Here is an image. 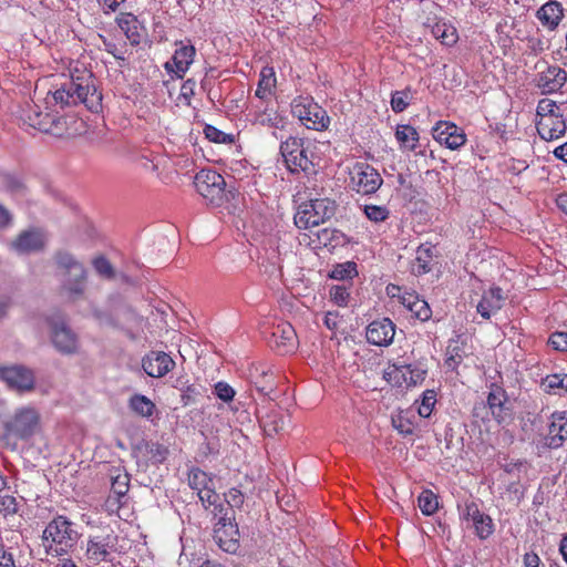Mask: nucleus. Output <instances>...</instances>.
Segmentation results:
<instances>
[{
    "label": "nucleus",
    "instance_id": "f257e3e1",
    "mask_svg": "<svg viewBox=\"0 0 567 567\" xmlns=\"http://www.w3.org/2000/svg\"><path fill=\"white\" fill-rule=\"evenodd\" d=\"M47 105L60 110L84 104L91 112H99L102 107V94L94 84L93 74L83 71L76 75L71 74L61 83H56L45 97Z\"/></svg>",
    "mask_w": 567,
    "mask_h": 567
},
{
    "label": "nucleus",
    "instance_id": "f03ea898",
    "mask_svg": "<svg viewBox=\"0 0 567 567\" xmlns=\"http://www.w3.org/2000/svg\"><path fill=\"white\" fill-rule=\"evenodd\" d=\"M45 551L49 556H66L80 539L74 523L64 515L55 516L44 528L42 535Z\"/></svg>",
    "mask_w": 567,
    "mask_h": 567
},
{
    "label": "nucleus",
    "instance_id": "7ed1b4c3",
    "mask_svg": "<svg viewBox=\"0 0 567 567\" xmlns=\"http://www.w3.org/2000/svg\"><path fill=\"white\" fill-rule=\"evenodd\" d=\"M337 203L330 198L310 199L299 205L293 221L299 229L318 227L337 213Z\"/></svg>",
    "mask_w": 567,
    "mask_h": 567
},
{
    "label": "nucleus",
    "instance_id": "20e7f679",
    "mask_svg": "<svg viewBox=\"0 0 567 567\" xmlns=\"http://www.w3.org/2000/svg\"><path fill=\"white\" fill-rule=\"evenodd\" d=\"M41 426L40 412L33 406H22L4 422L7 437L27 441L31 439Z\"/></svg>",
    "mask_w": 567,
    "mask_h": 567
},
{
    "label": "nucleus",
    "instance_id": "39448f33",
    "mask_svg": "<svg viewBox=\"0 0 567 567\" xmlns=\"http://www.w3.org/2000/svg\"><path fill=\"white\" fill-rule=\"evenodd\" d=\"M291 113L309 130L323 131L330 124L327 111L311 96H297L291 102Z\"/></svg>",
    "mask_w": 567,
    "mask_h": 567
},
{
    "label": "nucleus",
    "instance_id": "423d86ee",
    "mask_svg": "<svg viewBox=\"0 0 567 567\" xmlns=\"http://www.w3.org/2000/svg\"><path fill=\"white\" fill-rule=\"evenodd\" d=\"M118 536L113 530H102L90 535L86 542L85 558L93 565L113 560L117 553Z\"/></svg>",
    "mask_w": 567,
    "mask_h": 567
},
{
    "label": "nucleus",
    "instance_id": "0eeeda50",
    "mask_svg": "<svg viewBox=\"0 0 567 567\" xmlns=\"http://www.w3.org/2000/svg\"><path fill=\"white\" fill-rule=\"evenodd\" d=\"M58 266L64 270L65 279L63 289L70 298H78L85 289V269L81 262L68 252H58L55 255Z\"/></svg>",
    "mask_w": 567,
    "mask_h": 567
},
{
    "label": "nucleus",
    "instance_id": "6e6552de",
    "mask_svg": "<svg viewBox=\"0 0 567 567\" xmlns=\"http://www.w3.org/2000/svg\"><path fill=\"white\" fill-rule=\"evenodd\" d=\"M194 184L198 194L207 199L209 204L220 206L224 203L226 198V182L225 178L216 171H199L195 176Z\"/></svg>",
    "mask_w": 567,
    "mask_h": 567
},
{
    "label": "nucleus",
    "instance_id": "1a4fd4ad",
    "mask_svg": "<svg viewBox=\"0 0 567 567\" xmlns=\"http://www.w3.org/2000/svg\"><path fill=\"white\" fill-rule=\"evenodd\" d=\"M427 374V370L417 364H390L383 372L384 380L392 386L411 388L421 384Z\"/></svg>",
    "mask_w": 567,
    "mask_h": 567
},
{
    "label": "nucleus",
    "instance_id": "9d476101",
    "mask_svg": "<svg viewBox=\"0 0 567 567\" xmlns=\"http://www.w3.org/2000/svg\"><path fill=\"white\" fill-rule=\"evenodd\" d=\"M567 440V412H554L550 416L548 433L536 442V453L542 456L548 450L563 446Z\"/></svg>",
    "mask_w": 567,
    "mask_h": 567
},
{
    "label": "nucleus",
    "instance_id": "9b49d317",
    "mask_svg": "<svg viewBox=\"0 0 567 567\" xmlns=\"http://www.w3.org/2000/svg\"><path fill=\"white\" fill-rule=\"evenodd\" d=\"M280 153L291 173L307 172L312 165L302 138L289 137L281 143Z\"/></svg>",
    "mask_w": 567,
    "mask_h": 567
},
{
    "label": "nucleus",
    "instance_id": "f8f14e48",
    "mask_svg": "<svg viewBox=\"0 0 567 567\" xmlns=\"http://www.w3.org/2000/svg\"><path fill=\"white\" fill-rule=\"evenodd\" d=\"M233 513V509H230ZM234 515H229L226 511L223 515L218 516V522L214 529V539L218 546L227 553H236L239 548V530L234 524Z\"/></svg>",
    "mask_w": 567,
    "mask_h": 567
},
{
    "label": "nucleus",
    "instance_id": "ddd939ff",
    "mask_svg": "<svg viewBox=\"0 0 567 567\" xmlns=\"http://www.w3.org/2000/svg\"><path fill=\"white\" fill-rule=\"evenodd\" d=\"M0 379L3 380L9 388L19 392L33 390L35 383L33 371L20 364L1 367Z\"/></svg>",
    "mask_w": 567,
    "mask_h": 567
},
{
    "label": "nucleus",
    "instance_id": "4468645a",
    "mask_svg": "<svg viewBox=\"0 0 567 567\" xmlns=\"http://www.w3.org/2000/svg\"><path fill=\"white\" fill-rule=\"evenodd\" d=\"M461 517L464 520L472 523V526L475 528V534L481 539H486L494 530L492 518L482 513L478 505L473 501L464 503Z\"/></svg>",
    "mask_w": 567,
    "mask_h": 567
},
{
    "label": "nucleus",
    "instance_id": "2eb2a0df",
    "mask_svg": "<svg viewBox=\"0 0 567 567\" xmlns=\"http://www.w3.org/2000/svg\"><path fill=\"white\" fill-rule=\"evenodd\" d=\"M24 121L33 128L41 132L59 134V125L62 117H58L51 113L42 112L39 105L29 106L24 112Z\"/></svg>",
    "mask_w": 567,
    "mask_h": 567
},
{
    "label": "nucleus",
    "instance_id": "dca6fc26",
    "mask_svg": "<svg viewBox=\"0 0 567 567\" xmlns=\"http://www.w3.org/2000/svg\"><path fill=\"white\" fill-rule=\"evenodd\" d=\"M352 182L358 193L369 195L375 193L383 183L379 172L369 164H361L357 167Z\"/></svg>",
    "mask_w": 567,
    "mask_h": 567
},
{
    "label": "nucleus",
    "instance_id": "f3484780",
    "mask_svg": "<svg viewBox=\"0 0 567 567\" xmlns=\"http://www.w3.org/2000/svg\"><path fill=\"white\" fill-rule=\"evenodd\" d=\"M567 81V72L557 66L549 65L545 70L538 72L536 78V86L543 94H551L558 92Z\"/></svg>",
    "mask_w": 567,
    "mask_h": 567
},
{
    "label": "nucleus",
    "instance_id": "a211bd4d",
    "mask_svg": "<svg viewBox=\"0 0 567 567\" xmlns=\"http://www.w3.org/2000/svg\"><path fill=\"white\" fill-rule=\"evenodd\" d=\"M433 136L440 143L450 150H457L466 142L464 131L450 122H439L433 128Z\"/></svg>",
    "mask_w": 567,
    "mask_h": 567
},
{
    "label": "nucleus",
    "instance_id": "6ab92c4d",
    "mask_svg": "<svg viewBox=\"0 0 567 567\" xmlns=\"http://www.w3.org/2000/svg\"><path fill=\"white\" fill-rule=\"evenodd\" d=\"M175 361L163 351H151L142 359V368L152 378H162L172 371Z\"/></svg>",
    "mask_w": 567,
    "mask_h": 567
},
{
    "label": "nucleus",
    "instance_id": "aec40b11",
    "mask_svg": "<svg viewBox=\"0 0 567 567\" xmlns=\"http://www.w3.org/2000/svg\"><path fill=\"white\" fill-rule=\"evenodd\" d=\"M395 326L389 318L372 321L367 328V340L375 346H389L394 338Z\"/></svg>",
    "mask_w": 567,
    "mask_h": 567
},
{
    "label": "nucleus",
    "instance_id": "412c9836",
    "mask_svg": "<svg viewBox=\"0 0 567 567\" xmlns=\"http://www.w3.org/2000/svg\"><path fill=\"white\" fill-rule=\"evenodd\" d=\"M52 342L62 353H73L78 348V338L63 320L52 322Z\"/></svg>",
    "mask_w": 567,
    "mask_h": 567
},
{
    "label": "nucleus",
    "instance_id": "4be33fe9",
    "mask_svg": "<svg viewBox=\"0 0 567 567\" xmlns=\"http://www.w3.org/2000/svg\"><path fill=\"white\" fill-rule=\"evenodd\" d=\"M45 241L47 239L42 231L25 230L10 244V247L18 254H31L42 250L45 246Z\"/></svg>",
    "mask_w": 567,
    "mask_h": 567
},
{
    "label": "nucleus",
    "instance_id": "5701e85b",
    "mask_svg": "<svg viewBox=\"0 0 567 567\" xmlns=\"http://www.w3.org/2000/svg\"><path fill=\"white\" fill-rule=\"evenodd\" d=\"M437 254L435 246L431 244H422L415 251V258L411 265V271L415 276H422L430 272L437 262Z\"/></svg>",
    "mask_w": 567,
    "mask_h": 567
},
{
    "label": "nucleus",
    "instance_id": "b1692460",
    "mask_svg": "<svg viewBox=\"0 0 567 567\" xmlns=\"http://www.w3.org/2000/svg\"><path fill=\"white\" fill-rule=\"evenodd\" d=\"M504 301L503 290L499 287H492L484 291L476 310L484 319H489L493 313L502 309Z\"/></svg>",
    "mask_w": 567,
    "mask_h": 567
},
{
    "label": "nucleus",
    "instance_id": "393cba45",
    "mask_svg": "<svg viewBox=\"0 0 567 567\" xmlns=\"http://www.w3.org/2000/svg\"><path fill=\"white\" fill-rule=\"evenodd\" d=\"M536 128L543 140L553 141L565 134L566 123L561 114L549 115V117L537 120Z\"/></svg>",
    "mask_w": 567,
    "mask_h": 567
},
{
    "label": "nucleus",
    "instance_id": "a878e982",
    "mask_svg": "<svg viewBox=\"0 0 567 567\" xmlns=\"http://www.w3.org/2000/svg\"><path fill=\"white\" fill-rule=\"evenodd\" d=\"M196 50L192 44H183L181 42V47L175 50L174 55L172 58L173 65L175 69H172V63L166 62L165 69L169 71H174L177 78L183 79L184 74L187 72L189 65L194 61Z\"/></svg>",
    "mask_w": 567,
    "mask_h": 567
},
{
    "label": "nucleus",
    "instance_id": "bb28decb",
    "mask_svg": "<svg viewBox=\"0 0 567 567\" xmlns=\"http://www.w3.org/2000/svg\"><path fill=\"white\" fill-rule=\"evenodd\" d=\"M116 23L132 45L141 43L143 25L133 13H120L116 17Z\"/></svg>",
    "mask_w": 567,
    "mask_h": 567
},
{
    "label": "nucleus",
    "instance_id": "cd10ccee",
    "mask_svg": "<svg viewBox=\"0 0 567 567\" xmlns=\"http://www.w3.org/2000/svg\"><path fill=\"white\" fill-rule=\"evenodd\" d=\"M506 401L507 395L505 391L499 386L493 385V389L487 396V405L492 415L498 423H502L507 416V409L505 406Z\"/></svg>",
    "mask_w": 567,
    "mask_h": 567
},
{
    "label": "nucleus",
    "instance_id": "c85d7f7f",
    "mask_svg": "<svg viewBox=\"0 0 567 567\" xmlns=\"http://www.w3.org/2000/svg\"><path fill=\"white\" fill-rule=\"evenodd\" d=\"M537 18L544 27L554 30L563 18V8L557 1H549L537 11Z\"/></svg>",
    "mask_w": 567,
    "mask_h": 567
},
{
    "label": "nucleus",
    "instance_id": "c756f323",
    "mask_svg": "<svg viewBox=\"0 0 567 567\" xmlns=\"http://www.w3.org/2000/svg\"><path fill=\"white\" fill-rule=\"evenodd\" d=\"M316 239H311L309 245H313V248L319 247H331L334 248L346 243V235L333 228H322L315 233Z\"/></svg>",
    "mask_w": 567,
    "mask_h": 567
},
{
    "label": "nucleus",
    "instance_id": "7c9ffc66",
    "mask_svg": "<svg viewBox=\"0 0 567 567\" xmlns=\"http://www.w3.org/2000/svg\"><path fill=\"white\" fill-rule=\"evenodd\" d=\"M402 305L408 308L415 318L421 321H426L432 316V310L429 303L420 299L419 296L413 293H404L401 298Z\"/></svg>",
    "mask_w": 567,
    "mask_h": 567
},
{
    "label": "nucleus",
    "instance_id": "2f4dec72",
    "mask_svg": "<svg viewBox=\"0 0 567 567\" xmlns=\"http://www.w3.org/2000/svg\"><path fill=\"white\" fill-rule=\"evenodd\" d=\"M272 338L278 348L287 353L293 350L296 344V332L291 324L282 323L276 327L272 332Z\"/></svg>",
    "mask_w": 567,
    "mask_h": 567
},
{
    "label": "nucleus",
    "instance_id": "473e14b6",
    "mask_svg": "<svg viewBox=\"0 0 567 567\" xmlns=\"http://www.w3.org/2000/svg\"><path fill=\"white\" fill-rule=\"evenodd\" d=\"M249 378L251 383L255 384L256 389L265 395H268L275 389L272 373L269 369L254 367L249 371Z\"/></svg>",
    "mask_w": 567,
    "mask_h": 567
},
{
    "label": "nucleus",
    "instance_id": "72a5a7b5",
    "mask_svg": "<svg viewBox=\"0 0 567 567\" xmlns=\"http://www.w3.org/2000/svg\"><path fill=\"white\" fill-rule=\"evenodd\" d=\"M431 33L442 44L452 47L457 42L458 35L455 27L445 21H437L431 27Z\"/></svg>",
    "mask_w": 567,
    "mask_h": 567
},
{
    "label": "nucleus",
    "instance_id": "f704fd0d",
    "mask_svg": "<svg viewBox=\"0 0 567 567\" xmlns=\"http://www.w3.org/2000/svg\"><path fill=\"white\" fill-rule=\"evenodd\" d=\"M276 74L272 68H264L260 72V79L255 95L260 100H266L272 95L276 86Z\"/></svg>",
    "mask_w": 567,
    "mask_h": 567
},
{
    "label": "nucleus",
    "instance_id": "c9c22d12",
    "mask_svg": "<svg viewBox=\"0 0 567 567\" xmlns=\"http://www.w3.org/2000/svg\"><path fill=\"white\" fill-rule=\"evenodd\" d=\"M197 495L205 508H208L210 506L214 507L213 513L215 516H220L226 511H229L228 508H224V506L221 504H218L219 495L216 493L214 484L206 487L205 489L199 492Z\"/></svg>",
    "mask_w": 567,
    "mask_h": 567
},
{
    "label": "nucleus",
    "instance_id": "e433bc0d",
    "mask_svg": "<svg viewBox=\"0 0 567 567\" xmlns=\"http://www.w3.org/2000/svg\"><path fill=\"white\" fill-rule=\"evenodd\" d=\"M128 406L142 417H151L155 411V404L143 394H134L128 401Z\"/></svg>",
    "mask_w": 567,
    "mask_h": 567
},
{
    "label": "nucleus",
    "instance_id": "4c0bfd02",
    "mask_svg": "<svg viewBox=\"0 0 567 567\" xmlns=\"http://www.w3.org/2000/svg\"><path fill=\"white\" fill-rule=\"evenodd\" d=\"M395 137L402 146L411 151L416 148L419 133L413 126L399 125L395 131Z\"/></svg>",
    "mask_w": 567,
    "mask_h": 567
},
{
    "label": "nucleus",
    "instance_id": "58836bf2",
    "mask_svg": "<svg viewBox=\"0 0 567 567\" xmlns=\"http://www.w3.org/2000/svg\"><path fill=\"white\" fill-rule=\"evenodd\" d=\"M188 485L192 489L196 491L197 494L205 489L206 487L214 484L213 477H210L206 472L202 471L198 467H193L188 472Z\"/></svg>",
    "mask_w": 567,
    "mask_h": 567
},
{
    "label": "nucleus",
    "instance_id": "ea45409f",
    "mask_svg": "<svg viewBox=\"0 0 567 567\" xmlns=\"http://www.w3.org/2000/svg\"><path fill=\"white\" fill-rule=\"evenodd\" d=\"M417 505L422 514L433 515L439 508L437 496L430 489H424L417 497Z\"/></svg>",
    "mask_w": 567,
    "mask_h": 567
},
{
    "label": "nucleus",
    "instance_id": "a19ab883",
    "mask_svg": "<svg viewBox=\"0 0 567 567\" xmlns=\"http://www.w3.org/2000/svg\"><path fill=\"white\" fill-rule=\"evenodd\" d=\"M412 100V91L406 87L402 91H394L391 95V107L393 112L401 113L406 110Z\"/></svg>",
    "mask_w": 567,
    "mask_h": 567
},
{
    "label": "nucleus",
    "instance_id": "79ce46f5",
    "mask_svg": "<svg viewBox=\"0 0 567 567\" xmlns=\"http://www.w3.org/2000/svg\"><path fill=\"white\" fill-rule=\"evenodd\" d=\"M542 385L546 392L563 390L567 392V374H550L543 379Z\"/></svg>",
    "mask_w": 567,
    "mask_h": 567
},
{
    "label": "nucleus",
    "instance_id": "37998d69",
    "mask_svg": "<svg viewBox=\"0 0 567 567\" xmlns=\"http://www.w3.org/2000/svg\"><path fill=\"white\" fill-rule=\"evenodd\" d=\"M436 403V393L434 390H426L422 394L421 403L417 406V413L422 417H429Z\"/></svg>",
    "mask_w": 567,
    "mask_h": 567
},
{
    "label": "nucleus",
    "instance_id": "c03bdc74",
    "mask_svg": "<svg viewBox=\"0 0 567 567\" xmlns=\"http://www.w3.org/2000/svg\"><path fill=\"white\" fill-rule=\"evenodd\" d=\"M262 427L268 436H274L284 429V419L278 414H268L262 420Z\"/></svg>",
    "mask_w": 567,
    "mask_h": 567
},
{
    "label": "nucleus",
    "instance_id": "a18cd8bd",
    "mask_svg": "<svg viewBox=\"0 0 567 567\" xmlns=\"http://www.w3.org/2000/svg\"><path fill=\"white\" fill-rule=\"evenodd\" d=\"M204 133L206 138L214 143L228 144L234 141L231 135L224 133L223 131L218 130L213 125H206L204 128Z\"/></svg>",
    "mask_w": 567,
    "mask_h": 567
},
{
    "label": "nucleus",
    "instance_id": "49530a36",
    "mask_svg": "<svg viewBox=\"0 0 567 567\" xmlns=\"http://www.w3.org/2000/svg\"><path fill=\"white\" fill-rule=\"evenodd\" d=\"M463 360V350L457 346L450 344L446 349L445 364L449 369L455 370Z\"/></svg>",
    "mask_w": 567,
    "mask_h": 567
},
{
    "label": "nucleus",
    "instance_id": "de8ad7c7",
    "mask_svg": "<svg viewBox=\"0 0 567 567\" xmlns=\"http://www.w3.org/2000/svg\"><path fill=\"white\" fill-rule=\"evenodd\" d=\"M364 214L371 221L380 223L389 217L390 212L384 206L365 205Z\"/></svg>",
    "mask_w": 567,
    "mask_h": 567
},
{
    "label": "nucleus",
    "instance_id": "09e8293b",
    "mask_svg": "<svg viewBox=\"0 0 567 567\" xmlns=\"http://www.w3.org/2000/svg\"><path fill=\"white\" fill-rule=\"evenodd\" d=\"M354 275H357V265L355 262L348 261L346 264L337 265L332 270L331 277L338 280H343L352 278Z\"/></svg>",
    "mask_w": 567,
    "mask_h": 567
},
{
    "label": "nucleus",
    "instance_id": "8fccbe9b",
    "mask_svg": "<svg viewBox=\"0 0 567 567\" xmlns=\"http://www.w3.org/2000/svg\"><path fill=\"white\" fill-rule=\"evenodd\" d=\"M559 107L551 100L544 99L538 102L536 116L537 120H542L543 117H549V115H556L558 113Z\"/></svg>",
    "mask_w": 567,
    "mask_h": 567
},
{
    "label": "nucleus",
    "instance_id": "3c124183",
    "mask_svg": "<svg viewBox=\"0 0 567 567\" xmlns=\"http://www.w3.org/2000/svg\"><path fill=\"white\" fill-rule=\"evenodd\" d=\"M94 269L96 272L107 279H112L114 277V269L111 262L104 257H97L93 261Z\"/></svg>",
    "mask_w": 567,
    "mask_h": 567
},
{
    "label": "nucleus",
    "instance_id": "603ef678",
    "mask_svg": "<svg viewBox=\"0 0 567 567\" xmlns=\"http://www.w3.org/2000/svg\"><path fill=\"white\" fill-rule=\"evenodd\" d=\"M350 293L342 286H333L330 289V298L331 300L340 307L347 306Z\"/></svg>",
    "mask_w": 567,
    "mask_h": 567
},
{
    "label": "nucleus",
    "instance_id": "864d4df0",
    "mask_svg": "<svg viewBox=\"0 0 567 567\" xmlns=\"http://www.w3.org/2000/svg\"><path fill=\"white\" fill-rule=\"evenodd\" d=\"M545 41L538 35H532L526 39V51L530 54L537 55L546 50Z\"/></svg>",
    "mask_w": 567,
    "mask_h": 567
},
{
    "label": "nucleus",
    "instance_id": "5fc2aeb1",
    "mask_svg": "<svg viewBox=\"0 0 567 567\" xmlns=\"http://www.w3.org/2000/svg\"><path fill=\"white\" fill-rule=\"evenodd\" d=\"M548 343L558 351H567V330L556 331L549 337Z\"/></svg>",
    "mask_w": 567,
    "mask_h": 567
},
{
    "label": "nucleus",
    "instance_id": "6e6d98bb",
    "mask_svg": "<svg viewBox=\"0 0 567 567\" xmlns=\"http://www.w3.org/2000/svg\"><path fill=\"white\" fill-rule=\"evenodd\" d=\"M215 394L224 402H229L235 396V390L226 382H218L215 385Z\"/></svg>",
    "mask_w": 567,
    "mask_h": 567
},
{
    "label": "nucleus",
    "instance_id": "4d7b16f0",
    "mask_svg": "<svg viewBox=\"0 0 567 567\" xmlns=\"http://www.w3.org/2000/svg\"><path fill=\"white\" fill-rule=\"evenodd\" d=\"M225 498H226V502L227 504L234 508V507H241V505L244 504V501H245V496L244 494L241 493V491L237 489V488H230L226 494H225Z\"/></svg>",
    "mask_w": 567,
    "mask_h": 567
},
{
    "label": "nucleus",
    "instance_id": "13d9d810",
    "mask_svg": "<svg viewBox=\"0 0 567 567\" xmlns=\"http://www.w3.org/2000/svg\"><path fill=\"white\" fill-rule=\"evenodd\" d=\"M3 184L7 190H9L13 195H21L24 193V185L21 181L13 176H6L3 179Z\"/></svg>",
    "mask_w": 567,
    "mask_h": 567
},
{
    "label": "nucleus",
    "instance_id": "bf43d9fd",
    "mask_svg": "<svg viewBox=\"0 0 567 567\" xmlns=\"http://www.w3.org/2000/svg\"><path fill=\"white\" fill-rule=\"evenodd\" d=\"M111 489L118 497H122V496L126 495V493L128 491V480H127V477L126 476H124V477H121V476L115 477L113 483H112Z\"/></svg>",
    "mask_w": 567,
    "mask_h": 567
},
{
    "label": "nucleus",
    "instance_id": "052dcab7",
    "mask_svg": "<svg viewBox=\"0 0 567 567\" xmlns=\"http://www.w3.org/2000/svg\"><path fill=\"white\" fill-rule=\"evenodd\" d=\"M323 323L331 331L338 330L340 323L338 311H327L324 313Z\"/></svg>",
    "mask_w": 567,
    "mask_h": 567
},
{
    "label": "nucleus",
    "instance_id": "680f3d73",
    "mask_svg": "<svg viewBox=\"0 0 567 567\" xmlns=\"http://www.w3.org/2000/svg\"><path fill=\"white\" fill-rule=\"evenodd\" d=\"M196 82L193 79L186 80L181 87V96L184 97L187 102H189L190 97L194 95Z\"/></svg>",
    "mask_w": 567,
    "mask_h": 567
},
{
    "label": "nucleus",
    "instance_id": "e2e57ef3",
    "mask_svg": "<svg viewBox=\"0 0 567 567\" xmlns=\"http://www.w3.org/2000/svg\"><path fill=\"white\" fill-rule=\"evenodd\" d=\"M393 424L395 429L404 435H410L413 433L412 423L404 421L402 417H400L399 420H393Z\"/></svg>",
    "mask_w": 567,
    "mask_h": 567
},
{
    "label": "nucleus",
    "instance_id": "0e129e2a",
    "mask_svg": "<svg viewBox=\"0 0 567 567\" xmlns=\"http://www.w3.org/2000/svg\"><path fill=\"white\" fill-rule=\"evenodd\" d=\"M99 3L103 7L104 13H109L110 11L114 12L118 9V7L125 2V0H97Z\"/></svg>",
    "mask_w": 567,
    "mask_h": 567
},
{
    "label": "nucleus",
    "instance_id": "69168bd1",
    "mask_svg": "<svg viewBox=\"0 0 567 567\" xmlns=\"http://www.w3.org/2000/svg\"><path fill=\"white\" fill-rule=\"evenodd\" d=\"M0 567H16L12 554L0 547Z\"/></svg>",
    "mask_w": 567,
    "mask_h": 567
},
{
    "label": "nucleus",
    "instance_id": "338daca9",
    "mask_svg": "<svg viewBox=\"0 0 567 567\" xmlns=\"http://www.w3.org/2000/svg\"><path fill=\"white\" fill-rule=\"evenodd\" d=\"M255 121L261 125L268 126H275L276 124V117H271V115L266 112L257 114Z\"/></svg>",
    "mask_w": 567,
    "mask_h": 567
},
{
    "label": "nucleus",
    "instance_id": "774afa93",
    "mask_svg": "<svg viewBox=\"0 0 567 567\" xmlns=\"http://www.w3.org/2000/svg\"><path fill=\"white\" fill-rule=\"evenodd\" d=\"M540 559L535 553H526L524 555V565L526 567H538Z\"/></svg>",
    "mask_w": 567,
    "mask_h": 567
}]
</instances>
